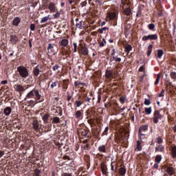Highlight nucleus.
I'll use <instances>...</instances> for the list:
<instances>
[{
  "label": "nucleus",
  "mask_w": 176,
  "mask_h": 176,
  "mask_svg": "<svg viewBox=\"0 0 176 176\" xmlns=\"http://www.w3.org/2000/svg\"><path fill=\"white\" fill-rule=\"evenodd\" d=\"M79 85H81V86H86V83H85V82H78V81H76L74 82L75 87H78V86H79Z\"/></svg>",
  "instance_id": "e433bc0d"
},
{
  "label": "nucleus",
  "mask_w": 176,
  "mask_h": 176,
  "mask_svg": "<svg viewBox=\"0 0 176 176\" xmlns=\"http://www.w3.org/2000/svg\"><path fill=\"white\" fill-rule=\"evenodd\" d=\"M170 76L172 79H174V80H176V72H172L170 73Z\"/></svg>",
  "instance_id": "58836bf2"
},
{
  "label": "nucleus",
  "mask_w": 176,
  "mask_h": 176,
  "mask_svg": "<svg viewBox=\"0 0 176 176\" xmlns=\"http://www.w3.org/2000/svg\"><path fill=\"white\" fill-rule=\"evenodd\" d=\"M48 9L50 10V12H52V13H54L55 12H57V9L56 7V4H54V3H50L49 6H48Z\"/></svg>",
  "instance_id": "0eeeda50"
},
{
  "label": "nucleus",
  "mask_w": 176,
  "mask_h": 176,
  "mask_svg": "<svg viewBox=\"0 0 176 176\" xmlns=\"http://www.w3.org/2000/svg\"><path fill=\"white\" fill-rule=\"evenodd\" d=\"M120 101L121 104H124V101H126V99L124 98V96H121L120 98Z\"/></svg>",
  "instance_id": "09e8293b"
},
{
  "label": "nucleus",
  "mask_w": 176,
  "mask_h": 176,
  "mask_svg": "<svg viewBox=\"0 0 176 176\" xmlns=\"http://www.w3.org/2000/svg\"><path fill=\"white\" fill-rule=\"evenodd\" d=\"M136 146H137V151H140L142 150V146H141V142L138 141Z\"/></svg>",
  "instance_id": "f704fd0d"
},
{
  "label": "nucleus",
  "mask_w": 176,
  "mask_h": 176,
  "mask_svg": "<svg viewBox=\"0 0 176 176\" xmlns=\"http://www.w3.org/2000/svg\"><path fill=\"white\" fill-rule=\"evenodd\" d=\"M10 42L12 45H16L19 42V37L14 34H11L10 36Z\"/></svg>",
  "instance_id": "39448f33"
},
{
  "label": "nucleus",
  "mask_w": 176,
  "mask_h": 176,
  "mask_svg": "<svg viewBox=\"0 0 176 176\" xmlns=\"http://www.w3.org/2000/svg\"><path fill=\"white\" fill-rule=\"evenodd\" d=\"M155 162L158 164L160 163V162H162V155H157L155 159Z\"/></svg>",
  "instance_id": "473e14b6"
},
{
  "label": "nucleus",
  "mask_w": 176,
  "mask_h": 176,
  "mask_svg": "<svg viewBox=\"0 0 176 176\" xmlns=\"http://www.w3.org/2000/svg\"><path fill=\"white\" fill-rule=\"evenodd\" d=\"M89 140H83V142H82V144H85V145H87V144H89Z\"/></svg>",
  "instance_id": "69168bd1"
},
{
  "label": "nucleus",
  "mask_w": 176,
  "mask_h": 176,
  "mask_svg": "<svg viewBox=\"0 0 176 176\" xmlns=\"http://www.w3.org/2000/svg\"><path fill=\"white\" fill-rule=\"evenodd\" d=\"M50 116L49 114H44L43 116L42 117V119L45 124L49 123Z\"/></svg>",
  "instance_id": "2eb2a0df"
},
{
  "label": "nucleus",
  "mask_w": 176,
  "mask_h": 176,
  "mask_svg": "<svg viewBox=\"0 0 176 176\" xmlns=\"http://www.w3.org/2000/svg\"><path fill=\"white\" fill-rule=\"evenodd\" d=\"M158 149H159L160 152H164V146H163L162 144H159Z\"/></svg>",
  "instance_id": "ea45409f"
},
{
  "label": "nucleus",
  "mask_w": 176,
  "mask_h": 176,
  "mask_svg": "<svg viewBox=\"0 0 176 176\" xmlns=\"http://www.w3.org/2000/svg\"><path fill=\"white\" fill-rule=\"evenodd\" d=\"M3 155H5V152L0 151V157H2V156H3Z\"/></svg>",
  "instance_id": "774afa93"
},
{
  "label": "nucleus",
  "mask_w": 176,
  "mask_h": 176,
  "mask_svg": "<svg viewBox=\"0 0 176 176\" xmlns=\"http://www.w3.org/2000/svg\"><path fill=\"white\" fill-rule=\"evenodd\" d=\"M113 75V72L111 70H107L105 76L107 79L111 78V77Z\"/></svg>",
  "instance_id": "dca6fc26"
},
{
  "label": "nucleus",
  "mask_w": 176,
  "mask_h": 176,
  "mask_svg": "<svg viewBox=\"0 0 176 176\" xmlns=\"http://www.w3.org/2000/svg\"><path fill=\"white\" fill-rule=\"evenodd\" d=\"M56 86H57V82H53L51 85V89H54V87H56Z\"/></svg>",
  "instance_id": "13d9d810"
},
{
  "label": "nucleus",
  "mask_w": 176,
  "mask_h": 176,
  "mask_svg": "<svg viewBox=\"0 0 176 176\" xmlns=\"http://www.w3.org/2000/svg\"><path fill=\"white\" fill-rule=\"evenodd\" d=\"M49 19H50V15H48L47 16H44L41 20V24H43V23H46L49 20Z\"/></svg>",
  "instance_id": "393cba45"
},
{
  "label": "nucleus",
  "mask_w": 176,
  "mask_h": 176,
  "mask_svg": "<svg viewBox=\"0 0 176 176\" xmlns=\"http://www.w3.org/2000/svg\"><path fill=\"white\" fill-rule=\"evenodd\" d=\"M144 112L147 114V115H151L152 113V107H146Z\"/></svg>",
  "instance_id": "c85d7f7f"
},
{
  "label": "nucleus",
  "mask_w": 176,
  "mask_h": 176,
  "mask_svg": "<svg viewBox=\"0 0 176 176\" xmlns=\"http://www.w3.org/2000/svg\"><path fill=\"white\" fill-rule=\"evenodd\" d=\"M125 50L127 53H130V52L133 50V47H131L130 45H127L125 47Z\"/></svg>",
  "instance_id": "c9c22d12"
},
{
  "label": "nucleus",
  "mask_w": 176,
  "mask_h": 176,
  "mask_svg": "<svg viewBox=\"0 0 176 176\" xmlns=\"http://www.w3.org/2000/svg\"><path fill=\"white\" fill-rule=\"evenodd\" d=\"M148 130V125L141 126L139 129L140 133H142V131H146Z\"/></svg>",
  "instance_id": "4be33fe9"
},
{
  "label": "nucleus",
  "mask_w": 176,
  "mask_h": 176,
  "mask_svg": "<svg viewBox=\"0 0 176 176\" xmlns=\"http://www.w3.org/2000/svg\"><path fill=\"white\" fill-rule=\"evenodd\" d=\"M139 71H140V72H145V67L141 66V67H140V69H139Z\"/></svg>",
  "instance_id": "864d4df0"
},
{
  "label": "nucleus",
  "mask_w": 176,
  "mask_h": 176,
  "mask_svg": "<svg viewBox=\"0 0 176 176\" xmlns=\"http://www.w3.org/2000/svg\"><path fill=\"white\" fill-rule=\"evenodd\" d=\"M82 8H83V6H86V5H87V2L86 1H83L80 3Z\"/></svg>",
  "instance_id": "052dcab7"
},
{
  "label": "nucleus",
  "mask_w": 176,
  "mask_h": 176,
  "mask_svg": "<svg viewBox=\"0 0 176 176\" xmlns=\"http://www.w3.org/2000/svg\"><path fill=\"white\" fill-rule=\"evenodd\" d=\"M116 17V13L115 12H110L109 14V19L110 20H113V19H115Z\"/></svg>",
  "instance_id": "c756f323"
},
{
  "label": "nucleus",
  "mask_w": 176,
  "mask_h": 176,
  "mask_svg": "<svg viewBox=\"0 0 176 176\" xmlns=\"http://www.w3.org/2000/svg\"><path fill=\"white\" fill-rule=\"evenodd\" d=\"M119 174L122 176L126 174V168H120Z\"/></svg>",
  "instance_id": "a878e982"
},
{
  "label": "nucleus",
  "mask_w": 176,
  "mask_h": 176,
  "mask_svg": "<svg viewBox=\"0 0 176 176\" xmlns=\"http://www.w3.org/2000/svg\"><path fill=\"white\" fill-rule=\"evenodd\" d=\"M56 14H54V19H58V17H60V12H58V10H57V11Z\"/></svg>",
  "instance_id": "79ce46f5"
},
{
  "label": "nucleus",
  "mask_w": 176,
  "mask_h": 176,
  "mask_svg": "<svg viewBox=\"0 0 176 176\" xmlns=\"http://www.w3.org/2000/svg\"><path fill=\"white\" fill-rule=\"evenodd\" d=\"M30 30H31V31H35V24L32 23V24L30 25Z\"/></svg>",
  "instance_id": "603ef678"
},
{
  "label": "nucleus",
  "mask_w": 176,
  "mask_h": 176,
  "mask_svg": "<svg viewBox=\"0 0 176 176\" xmlns=\"http://www.w3.org/2000/svg\"><path fill=\"white\" fill-rule=\"evenodd\" d=\"M40 72H41V71L39 70V68L34 67L33 69V73H34V76H38L39 75Z\"/></svg>",
  "instance_id": "5701e85b"
},
{
  "label": "nucleus",
  "mask_w": 176,
  "mask_h": 176,
  "mask_svg": "<svg viewBox=\"0 0 176 176\" xmlns=\"http://www.w3.org/2000/svg\"><path fill=\"white\" fill-rule=\"evenodd\" d=\"M63 160H72V159H71L68 155L63 156Z\"/></svg>",
  "instance_id": "8fccbe9b"
},
{
  "label": "nucleus",
  "mask_w": 176,
  "mask_h": 176,
  "mask_svg": "<svg viewBox=\"0 0 176 176\" xmlns=\"http://www.w3.org/2000/svg\"><path fill=\"white\" fill-rule=\"evenodd\" d=\"M16 91H24V87L21 85H17L16 88Z\"/></svg>",
  "instance_id": "cd10ccee"
},
{
  "label": "nucleus",
  "mask_w": 176,
  "mask_h": 176,
  "mask_svg": "<svg viewBox=\"0 0 176 176\" xmlns=\"http://www.w3.org/2000/svg\"><path fill=\"white\" fill-rule=\"evenodd\" d=\"M76 107L78 108H79V107H80V105H82V102L79 101V100H76Z\"/></svg>",
  "instance_id": "3c124183"
},
{
  "label": "nucleus",
  "mask_w": 176,
  "mask_h": 176,
  "mask_svg": "<svg viewBox=\"0 0 176 176\" xmlns=\"http://www.w3.org/2000/svg\"><path fill=\"white\" fill-rule=\"evenodd\" d=\"M32 127L34 131H39V122H38V120H33Z\"/></svg>",
  "instance_id": "1a4fd4ad"
},
{
  "label": "nucleus",
  "mask_w": 176,
  "mask_h": 176,
  "mask_svg": "<svg viewBox=\"0 0 176 176\" xmlns=\"http://www.w3.org/2000/svg\"><path fill=\"white\" fill-rule=\"evenodd\" d=\"M109 28H107V27H104V28H102L100 29H98V32L99 34H103L104 33V31H109Z\"/></svg>",
  "instance_id": "b1692460"
},
{
  "label": "nucleus",
  "mask_w": 176,
  "mask_h": 176,
  "mask_svg": "<svg viewBox=\"0 0 176 176\" xmlns=\"http://www.w3.org/2000/svg\"><path fill=\"white\" fill-rule=\"evenodd\" d=\"M83 149H85V151H90V144H85L83 146Z\"/></svg>",
  "instance_id": "37998d69"
},
{
  "label": "nucleus",
  "mask_w": 176,
  "mask_h": 176,
  "mask_svg": "<svg viewBox=\"0 0 176 176\" xmlns=\"http://www.w3.org/2000/svg\"><path fill=\"white\" fill-rule=\"evenodd\" d=\"M157 35L156 34H148L147 36H144L142 37V41H157Z\"/></svg>",
  "instance_id": "7ed1b4c3"
},
{
  "label": "nucleus",
  "mask_w": 176,
  "mask_h": 176,
  "mask_svg": "<svg viewBox=\"0 0 176 176\" xmlns=\"http://www.w3.org/2000/svg\"><path fill=\"white\" fill-rule=\"evenodd\" d=\"M104 45H105V44H104V42H101V43H100V44H99L100 47H104Z\"/></svg>",
  "instance_id": "e2e57ef3"
},
{
  "label": "nucleus",
  "mask_w": 176,
  "mask_h": 176,
  "mask_svg": "<svg viewBox=\"0 0 176 176\" xmlns=\"http://www.w3.org/2000/svg\"><path fill=\"white\" fill-rule=\"evenodd\" d=\"M166 173H168L169 175H174V174H175V169L172 166H169L166 168Z\"/></svg>",
  "instance_id": "9d476101"
},
{
  "label": "nucleus",
  "mask_w": 176,
  "mask_h": 176,
  "mask_svg": "<svg viewBox=\"0 0 176 176\" xmlns=\"http://www.w3.org/2000/svg\"><path fill=\"white\" fill-rule=\"evenodd\" d=\"M144 105H151V100L149 99H145Z\"/></svg>",
  "instance_id": "a18cd8bd"
},
{
  "label": "nucleus",
  "mask_w": 176,
  "mask_h": 176,
  "mask_svg": "<svg viewBox=\"0 0 176 176\" xmlns=\"http://www.w3.org/2000/svg\"><path fill=\"white\" fill-rule=\"evenodd\" d=\"M17 71L23 79H27L28 78V76L30 75V73L28 72V69L24 66H19L17 67Z\"/></svg>",
  "instance_id": "f257e3e1"
},
{
  "label": "nucleus",
  "mask_w": 176,
  "mask_h": 176,
  "mask_svg": "<svg viewBox=\"0 0 176 176\" xmlns=\"http://www.w3.org/2000/svg\"><path fill=\"white\" fill-rule=\"evenodd\" d=\"M3 112L6 116H9L12 113V108L8 107L4 109Z\"/></svg>",
  "instance_id": "4468645a"
},
{
  "label": "nucleus",
  "mask_w": 176,
  "mask_h": 176,
  "mask_svg": "<svg viewBox=\"0 0 176 176\" xmlns=\"http://www.w3.org/2000/svg\"><path fill=\"white\" fill-rule=\"evenodd\" d=\"M164 89H162L161 93L158 95V97H164Z\"/></svg>",
  "instance_id": "5fc2aeb1"
},
{
  "label": "nucleus",
  "mask_w": 176,
  "mask_h": 176,
  "mask_svg": "<svg viewBox=\"0 0 176 176\" xmlns=\"http://www.w3.org/2000/svg\"><path fill=\"white\" fill-rule=\"evenodd\" d=\"M155 142H157V144H163V138H162L160 136H158L155 139Z\"/></svg>",
  "instance_id": "72a5a7b5"
},
{
  "label": "nucleus",
  "mask_w": 176,
  "mask_h": 176,
  "mask_svg": "<svg viewBox=\"0 0 176 176\" xmlns=\"http://www.w3.org/2000/svg\"><path fill=\"white\" fill-rule=\"evenodd\" d=\"M99 152H102V153H105L107 152V147L104 145H101L98 147Z\"/></svg>",
  "instance_id": "6ab92c4d"
},
{
  "label": "nucleus",
  "mask_w": 176,
  "mask_h": 176,
  "mask_svg": "<svg viewBox=\"0 0 176 176\" xmlns=\"http://www.w3.org/2000/svg\"><path fill=\"white\" fill-rule=\"evenodd\" d=\"M82 135H84V137H86V135H87V131H83L82 132Z\"/></svg>",
  "instance_id": "0e129e2a"
},
{
  "label": "nucleus",
  "mask_w": 176,
  "mask_h": 176,
  "mask_svg": "<svg viewBox=\"0 0 176 176\" xmlns=\"http://www.w3.org/2000/svg\"><path fill=\"white\" fill-rule=\"evenodd\" d=\"M148 30H155V25L153 23H150L148 25Z\"/></svg>",
  "instance_id": "c03bdc74"
},
{
  "label": "nucleus",
  "mask_w": 176,
  "mask_h": 176,
  "mask_svg": "<svg viewBox=\"0 0 176 176\" xmlns=\"http://www.w3.org/2000/svg\"><path fill=\"white\" fill-rule=\"evenodd\" d=\"M139 135L140 137V140H142V137H144V135H145V133H143L142 132H140V131H139Z\"/></svg>",
  "instance_id": "4d7b16f0"
},
{
  "label": "nucleus",
  "mask_w": 176,
  "mask_h": 176,
  "mask_svg": "<svg viewBox=\"0 0 176 176\" xmlns=\"http://www.w3.org/2000/svg\"><path fill=\"white\" fill-rule=\"evenodd\" d=\"M101 102V95L98 96V103L100 104Z\"/></svg>",
  "instance_id": "bf43d9fd"
},
{
  "label": "nucleus",
  "mask_w": 176,
  "mask_h": 176,
  "mask_svg": "<svg viewBox=\"0 0 176 176\" xmlns=\"http://www.w3.org/2000/svg\"><path fill=\"white\" fill-rule=\"evenodd\" d=\"M62 176H72L71 173H63Z\"/></svg>",
  "instance_id": "338daca9"
},
{
  "label": "nucleus",
  "mask_w": 176,
  "mask_h": 176,
  "mask_svg": "<svg viewBox=\"0 0 176 176\" xmlns=\"http://www.w3.org/2000/svg\"><path fill=\"white\" fill-rule=\"evenodd\" d=\"M60 45L63 47H65L68 45V40L67 38H63L60 41Z\"/></svg>",
  "instance_id": "a211bd4d"
},
{
  "label": "nucleus",
  "mask_w": 176,
  "mask_h": 176,
  "mask_svg": "<svg viewBox=\"0 0 176 176\" xmlns=\"http://www.w3.org/2000/svg\"><path fill=\"white\" fill-rule=\"evenodd\" d=\"M34 97L36 100H38V102L45 101V98L39 94V91H38V89H34Z\"/></svg>",
  "instance_id": "20e7f679"
},
{
  "label": "nucleus",
  "mask_w": 176,
  "mask_h": 176,
  "mask_svg": "<svg viewBox=\"0 0 176 176\" xmlns=\"http://www.w3.org/2000/svg\"><path fill=\"white\" fill-rule=\"evenodd\" d=\"M73 45L74 47V52L76 53L78 52V44H76V43H74Z\"/></svg>",
  "instance_id": "49530a36"
},
{
  "label": "nucleus",
  "mask_w": 176,
  "mask_h": 176,
  "mask_svg": "<svg viewBox=\"0 0 176 176\" xmlns=\"http://www.w3.org/2000/svg\"><path fill=\"white\" fill-rule=\"evenodd\" d=\"M152 49H153V45L151 44L148 47V51H147V55L149 57L151 54H152Z\"/></svg>",
  "instance_id": "412c9836"
},
{
  "label": "nucleus",
  "mask_w": 176,
  "mask_h": 176,
  "mask_svg": "<svg viewBox=\"0 0 176 176\" xmlns=\"http://www.w3.org/2000/svg\"><path fill=\"white\" fill-rule=\"evenodd\" d=\"M108 130H109V128L108 126H107L103 132V134H107L106 133L108 131Z\"/></svg>",
  "instance_id": "680f3d73"
},
{
  "label": "nucleus",
  "mask_w": 176,
  "mask_h": 176,
  "mask_svg": "<svg viewBox=\"0 0 176 176\" xmlns=\"http://www.w3.org/2000/svg\"><path fill=\"white\" fill-rule=\"evenodd\" d=\"M47 52L50 54H52L53 56L57 53L54 50V46H53L52 43L48 44Z\"/></svg>",
  "instance_id": "423d86ee"
},
{
  "label": "nucleus",
  "mask_w": 176,
  "mask_h": 176,
  "mask_svg": "<svg viewBox=\"0 0 176 176\" xmlns=\"http://www.w3.org/2000/svg\"><path fill=\"white\" fill-rule=\"evenodd\" d=\"M113 60L118 61V63H120V61H122V58H118L116 56H113Z\"/></svg>",
  "instance_id": "de8ad7c7"
},
{
  "label": "nucleus",
  "mask_w": 176,
  "mask_h": 176,
  "mask_svg": "<svg viewBox=\"0 0 176 176\" xmlns=\"http://www.w3.org/2000/svg\"><path fill=\"white\" fill-rule=\"evenodd\" d=\"M35 97V89L30 91L26 96L27 98H34Z\"/></svg>",
  "instance_id": "ddd939ff"
},
{
  "label": "nucleus",
  "mask_w": 176,
  "mask_h": 176,
  "mask_svg": "<svg viewBox=\"0 0 176 176\" xmlns=\"http://www.w3.org/2000/svg\"><path fill=\"white\" fill-rule=\"evenodd\" d=\"M76 28H79L80 30H82V21L76 22Z\"/></svg>",
  "instance_id": "4c0bfd02"
},
{
  "label": "nucleus",
  "mask_w": 176,
  "mask_h": 176,
  "mask_svg": "<svg viewBox=\"0 0 176 176\" xmlns=\"http://www.w3.org/2000/svg\"><path fill=\"white\" fill-rule=\"evenodd\" d=\"M163 54H164V52L163 51V50H157V56L158 58H162V57L163 56Z\"/></svg>",
  "instance_id": "aec40b11"
},
{
  "label": "nucleus",
  "mask_w": 176,
  "mask_h": 176,
  "mask_svg": "<svg viewBox=\"0 0 176 176\" xmlns=\"http://www.w3.org/2000/svg\"><path fill=\"white\" fill-rule=\"evenodd\" d=\"M83 115V111L82 110H78L76 112L75 116L76 119H80V116Z\"/></svg>",
  "instance_id": "f3484780"
},
{
  "label": "nucleus",
  "mask_w": 176,
  "mask_h": 176,
  "mask_svg": "<svg viewBox=\"0 0 176 176\" xmlns=\"http://www.w3.org/2000/svg\"><path fill=\"white\" fill-rule=\"evenodd\" d=\"M162 118L163 116H162V114H160V111H159V110L155 111L153 117V123L157 124V123H159V120H162Z\"/></svg>",
  "instance_id": "f03ea898"
},
{
  "label": "nucleus",
  "mask_w": 176,
  "mask_h": 176,
  "mask_svg": "<svg viewBox=\"0 0 176 176\" xmlns=\"http://www.w3.org/2000/svg\"><path fill=\"white\" fill-rule=\"evenodd\" d=\"M100 168L102 170V174H104V175H107V174H108V168H107V165H105V163L102 162L100 165Z\"/></svg>",
  "instance_id": "6e6552de"
},
{
  "label": "nucleus",
  "mask_w": 176,
  "mask_h": 176,
  "mask_svg": "<svg viewBox=\"0 0 176 176\" xmlns=\"http://www.w3.org/2000/svg\"><path fill=\"white\" fill-rule=\"evenodd\" d=\"M58 68H59L58 65H55L53 67L52 69H53V71H57V69H58Z\"/></svg>",
  "instance_id": "6e6d98bb"
},
{
  "label": "nucleus",
  "mask_w": 176,
  "mask_h": 176,
  "mask_svg": "<svg viewBox=\"0 0 176 176\" xmlns=\"http://www.w3.org/2000/svg\"><path fill=\"white\" fill-rule=\"evenodd\" d=\"M172 156L174 159L176 157V146L172 147Z\"/></svg>",
  "instance_id": "2f4dec72"
},
{
  "label": "nucleus",
  "mask_w": 176,
  "mask_h": 176,
  "mask_svg": "<svg viewBox=\"0 0 176 176\" xmlns=\"http://www.w3.org/2000/svg\"><path fill=\"white\" fill-rule=\"evenodd\" d=\"M20 23H21V19L20 17H16L12 21V25H15V27H17Z\"/></svg>",
  "instance_id": "f8f14e48"
},
{
  "label": "nucleus",
  "mask_w": 176,
  "mask_h": 176,
  "mask_svg": "<svg viewBox=\"0 0 176 176\" xmlns=\"http://www.w3.org/2000/svg\"><path fill=\"white\" fill-rule=\"evenodd\" d=\"M160 78H162V74H158L157 75V79H156L155 82V86L159 85V82H160Z\"/></svg>",
  "instance_id": "7c9ffc66"
},
{
  "label": "nucleus",
  "mask_w": 176,
  "mask_h": 176,
  "mask_svg": "<svg viewBox=\"0 0 176 176\" xmlns=\"http://www.w3.org/2000/svg\"><path fill=\"white\" fill-rule=\"evenodd\" d=\"M80 52L82 56H87L89 54V49H87V47H82Z\"/></svg>",
  "instance_id": "9b49d317"
},
{
  "label": "nucleus",
  "mask_w": 176,
  "mask_h": 176,
  "mask_svg": "<svg viewBox=\"0 0 176 176\" xmlns=\"http://www.w3.org/2000/svg\"><path fill=\"white\" fill-rule=\"evenodd\" d=\"M124 13L126 14V16H130V14H131V9L130 8H126L124 10Z\"/></svg>",
  "instance_id": "bb28decb"
},
{
  "label": "nucleus",
  "mask_w": 176,
  "mask_h": 176,
  "mask_svg": "<svg viewBox=\"0 0 176 176\" xmlns=\"http://www.w3.org/2000/svg\"><path fill=\"white\" fill-rule=\"evenodd\" d=\"M53 123H58L60 122V118L58 117H54L52 119Z\"/></svg>",
  "instance_id": "a19ab883"
}]
</instances>
